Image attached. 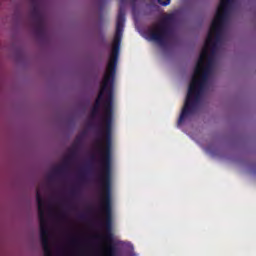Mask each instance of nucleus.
Returning <instances> with one entry per match:
<instances>
[{
    "label": "nucleus",
    "mask_w": 256,
    "mask_h": 256,
    "mask_svg": "<svg viewBox=\"0 0 256 256\" xmlns=\"http://www.w3.org/2000/svg\"><path fill=\"white\" fill-rule=\"evenodd\" d=\"M148 37L150 41L155 43H165L169 39V30L167 29V21L160 20L148 29Z\"/></svg>",
    "instance_id": "3"
},
{
    "label": "nucleus",
    "mask_w": 256,
    "mask_h": 256,
    "mask_svg": "<svg viewBox=\"0 0 256 256\" xmlns=\"http://www.w3.org/2000/svg\"><path fill=\"white\" fill-rule=\"evenodd\" d=\"M102 247L105 256H113V246H111V234L104 233L100 235Z\"/></svg>",
    "instance_id": "4"
},
{
    "label": "nucleus",
    "mask_w": 256,
    "mask_h": 256,
    "mask_svg": "<svg viewBox=\"0 0 256 256\" xmlns=\"http://www.w3.org/2000/svg\"><path fill=\"white\" fill-rule=\"evenodd\" d=\"M123 23L125 19L119 14L116 23V34L114 37L112 51L104 74L100 92L92 109V117L101 111L99 126H113V77H115V65L119 55V43L123 35Z\"/></svg>",
    "instance_id": "1"
},
{
    "label": "nucleus",
    "mask_w": 256,
    "mask_h": 256,
    "mask_svg": "<svg viewBox=\"0 0 256 256\" xmlns=\"http://www.w3.org/2000/svg\"><path fill=\"white\" fill-rule=\"evenodd\" d=\"M234 3L235 0H221L204 47H219L225 25H227V19H229V13H231Z\"/></svg>",
    "instance_id": "2"
},
{
    "label": "nucleus",
    "mask_w": 256,
    "mask_h": 256,
    "mask_svg": "<svg viewBox=\"0 0 256 256\" xmlns=\"http://www.w3.org/2000/svg\"><path fill=\"white\" fill-rule=\"evenodd\" d=\"M158 2L160 3V5L167 6L169 5V3H171V0H158Z\"/></svg>",
    "instance_id": "5"
},
{
    "label": "nucleus",
    "mask_w": 256,
    "mask_h": 256,
    "mask_svg": "<svg viewBox=\"0 0 256 256\" xmlns=\"http://www.w3.org/2000/svg\"><path fill=\"white\" fill-rule=\"evenodd\" d=\"M166 19H171V15H168Z\"/></svg>",
    "instance_id": "6"
}]
</instances>
